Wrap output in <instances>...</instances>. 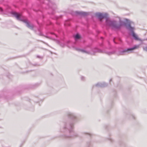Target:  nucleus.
Returning <instances> with one entry per match:
<instances>
[{"instance_id":"obj_1","label":"nucleus","mask_w":147,"mask_h":147,"mask_svg":"<svg viewBox=\"0 0 147 147\" xmlns=\"http://www.w3.org/2000/svg\"><path fill=\"white\" fill-rule=\"evenodd\" d=\"M74 124L73 123H69L68 122H64L61 125L60 129V132L62 133H66L69 131L70 134L69 135L64 136L63 138L66 139H70L75 138L78 136L77 133H73V129L74 128Z\"/></svg>"},{"instance_id":"obj_2","label":"nucleus","mask_w":147,"mask_h":147,"mask_svg":"<svg viewBox=\"0 0 147 147\" xmlns=\"http://www.w3.org/2000/svg\"><path fill=\"white\" fill-rule=\"evenodd\" d=\"M126 22L122 20L120 18H119L118 22L115 20H111L108 18H107L106 20V24L107 26L111 27L113 29L119 30L123 26H125L127 28V26L130 23L131 21L126 19Z\"/></svg>"},{"instance_id":"obj_3","label":"nucleus","mask_w":147,"mask_h":147,"mask_svg":"<svg viewBox=\"0 0 147 147\" xmlns=\"http://www.w3.org/2000/svg\"><path fill=\"white\" fill-rule=\"evenodd\" d=\"M11 13L16 17L18 20L23 21L26 24V26L31 29L32 30L34 28L33 24L30 23L28 21L25 19H24L22 18V15L19 14L16 12H12Z\"/></svg>"},{"instance_id":"obj_4","label":"nucleus","mask_w":147,"mask_h":147,"mask_svg":"<svg viewBox=\"0 0 147 147\" xmlns=\"http://www.w3.org/2000/svg\"><path fill=\"white\" fill-rule=\"evenodd\" d=\"M139 47L140 45H135L132 47L124 49L120 51L119 52V55H123L131 53H132L133 50L138 48Z\"/></svg>"},{"instance_id":"obj_5","label":"nucleus","mask_w":147,"mask_h":147,"mask_svg":"<svg viewBox=\"0 0 147 147\" xmlns=\"http://www.w3.org/2000/svg\"><path fill=\"white\" fill-rule=\"evenodd\" d=\"M132 24L134 25V23L133 22L131 21L130 23L127 26V29L132 33L133 36L135 40L141 41V40L140 39H139L138 37V36L135 34L134 32L135 28L134 26H131Z\"/></svg>"},{"instance_id":"obj_6","label":"nucleus","mask_w":147,"mask_h":147,"mask_svg":"<svg viewBox=\"0 0 147 147\" xmlns=\"http://www.w3.org/2000/svg\"><path fill=\"white\" fill-rule=\"evenodd\" d=\"M95 16L97 17L100 21H101L103 18H107V17L108 14L107 13H95Z\"/></svg>"},{"instance_id":"obj_7","label":"nucleus","mask_w":147,"mask_h":147,"mask_svg":"<svg viewBox=\"0 0 147 147\" xmlns=\"http://www.w3.org/2000/svg\"><path fill=\"white\" fill-rule=\"evenodd\" d=\"M76 15H79L80 16H85L88 15L89 13L83 11H76L74 12Z\"/></svg>"},{"instance_id":"obj_8","label":"nucleus","mask_w":147,"mask_h":147,"mask_svg":"<svg viewBox=\"0 0 147 147\" xmlns=\"http://www.w3.org/2000/svg\"><path fill=\"white\" fill-rule=\"evenodd\" d=\"M75 49H76V50H77L78 51L81 52L83 53H87L88 54H94V53H92L90 51H86L84 49H80L79 48H75Z\"/></svg>"},{"instance_id":"obj_9","label":"nucleus","mask_w":147,"mask_h":147,"mask_svg":"<svg viewBox=\"0 0 147 147\" xmlns=\"http://www.w3.org/2000/svg\"><path fill=\"white\" fill-rule=\"evenodd\" d=\"M107 84L104 82H99L96 84V86L97 87H104L107 86Z\"/></svg>"},{"instance_id":"obj_10","label":"nucleus","mask_w":147,"mask_h":147,"mask_svg":"<svg viewBox=\"0 0 147 147\" xmlns=\"http://www.w3.org/2000/svg\"><path fill=\"white\" fill-rule=\"evenodd\" d=\"M68 116L70 118L74 119L76 118V116L73 113L71 112H68L67 113Z\"/></svg>"},{"instance_id":"obj_11","label":"nucleus","mask_w":147,"mask_h":147,"mask_svg":"<svg viewBox=\"0 0 147 147\" xmlns=\"http://www.w3.org/2000/svg\"><path fill=\"white\" fill-rule=\"evenodd\" d=\"M74 37L75 40H76L80 38V36L78 34H77Z\"/></svg>"},{"instance_id":"obj_12","label":"nucleus","mask_w":147,"mask_h":147,"mask_svg":"<svg viewBox=\"0 0 147 147\" xmlns=\"http://www.w3.org/2000/svg\"><path fill=\"white\" fill-rule=\"evenodd\" d=\"M87 146H92V142H88L87 143Z\"/></svg>"},{"instance_id":"obj_13","label":"nucleus","mask_w":147,"mask_h":147,"mask_svg":"<svg viewBox=\"0 0 147 147\" xmlns=\"http://www.w3.org/2000/svg\"><path fill=\"white\" fill-rule=\"evenodd\" d=\"M113 52H108L107 53V54L109 55H110L111 54H113Z\"/></svg>"},{"instance_id":"obj_14","label":"nucleus","mask_w":147,"mask_h":147,"mask_svg":"<svg viewBox=\"0 0 147 147\" xmlns=\"http://www.w3.org/2000/svg\"><path fill=\"white\" fill-rule=\"evenodd\" d=\"M143 49L144 50L147 51V46L145 47H143Z\"/></svg>"},{"instance_id":"obj_15","label":"nucleus","mask_w":147,"mask_h":147,"mask_svg":"<svg viewBox=\"0 0 147 147\" xmlns=\"http://www.w3.org/2000/svg\"><path fill=\"white\" fill-rule=\"evenodd\" d=\"M81 80H84L85 79V78L84 77H83V76H81Z\"/></svg>"},{"instance_id":"obj_16","label":"nucleus","mask_w":147,"mask_h":147,"mask_svg":"<svg viewBox=\"0 0 147 147\" xmlns=\"http://www.w3.org/2000/svg\"><path fill=\"white\" fill-rule=\"evenodd\" d=\"M0 11L1 13H3V9L1 7H0Z\"/></svg>"},{"instance_id":"obj_17","label":"nucleus","mask_w":147,"mask_h":147,"mask_svg":"<svg viewBox=\"0 0 147 147\" xmlns=\"http://www.w3.org/2000/svg\"><path fill=\"white\" fill-rule=\"evenodd\" d=\"M51 33V34H53L54 35V36H55L56 37H57V35H56V34H54L53 33Z\"/></svg>"},{"instance_id":"obj_18","label":"nucleus","mask_w":147,"mask_h":147,"mask_svg":"<svg viewBox=\"0 0 147 147\" xmlns=\"http://www.w3.org/2000/svg\"><path fill=\"white\" fill-rule=\"evenodd\" d=\"M84 134H88L89 135V136H90L91 135V134H89V133H84Z\"/></svg>"},{"instance_id":"obj_19","label":"nucleus","mask_w":147,"mask_h":147,"mask_svg":"<svg viewBox=\"0 0 147 147\" xmlns=\"http://www.w3.org/2000/svg\"><path fill=\"white\" fill-rule=\"evenodd\" d=\"M109 140H110L111 141V142H113V140H112L111 138H110V139H109Z\"/></svg>"},{"instance_id":"obj_20","label":"nucleus","mask_w":147,"mask_h":147,"mask_svg":"<svg viewBox=\"0 0 147 147\" xmlns=\"http://www.w3.org/2000/svg\"><path fill=\"white\" fill-rule=\"evenodd\" d=\"M115 38H114L113 39V42H114V43H116V42H115Z\"/></svg>"},{"instance_id":"obj_21","label":"nucleus","mask_w":147,"mask_h":147,"mask_svg":"<svg viewBox=\"0 0 147 147\" xmlns=\"http://www.w3.org/2000/svg\"><path fill=\"white\" fill-rule=\"evenodd\" d=\"M112 81V79H110L109 80V82H111Z\"/></svg>"},{"instance_id":"obj_22","label":"nucleus","mask_w":147,"mask_h":147,"mask_svg":"<svg viewBox=\"0 0 147 147\" xmlns=\"http://www.w3.org/2000/svg\"><path fill=\"white\" fill-rule=\"evenodd\" d=\"M99 51V52H102V51Z\"/></svg>"},{"instance_id":"obj_23","label":"nucleus","mask_w":147,"mask_h":147,"mask_svg":"<svg viewBox=\"0 0 147 147\" xmlns=\"http://www.w3.org/2000/svg\"><path fill=\"white\" fill-rule=\"evenodd\" d=\"M133 116V117L134 118V116Z\"/></svg>"},{"instance_id":"obj_24","label":"nucleus","mask_w":147,"mask_h":147,"mask_svg":"<svg viewBox=\"0 0 147 147\" xmlns=\"http://www.w3.org/2000/svg\"><path fill=\"white\" fill-rule=\"evenodd\" d=\"M147 40V38L145 40Z\"/></svg>"},{"instance_id":"obj_25","label":"nucleus","mask_w":147,"mask_h":147,"mask_svg":"<svg viewBox=\"0 0 147 147\" xmlns=\"http://www.w3.org/2000/svg\"><path fill=\"white\" fill-rule=\"evenodd\" d=\"M53 13H51V14H53Z\"/></svg>"},{"instance_id":"obj_26","label":"nucleus","mask_w":147,"mask_h":147,"mask_svg":"<svg viewBox=\"0 0 147 147\" xmlns=\"http://www.w3.org/2000/svg\"><path fill=\"white\" fill-rule=\"evenodd\" d=\"M37 57H39L38 56H37Z\"/></svg>"}]
</instances>
